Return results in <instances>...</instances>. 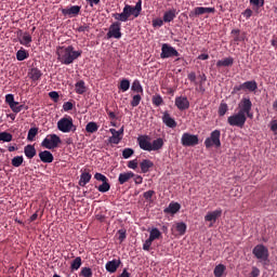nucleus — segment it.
Segmentation results:
<instances>
[{"instance_id": "f257e3e1", "label": "nucleus", "mask_w": 277, "mask_h": 277, "mask_svg": "<svg viewBox=\"0 0 277 277\" xmlns=\"http://www.w3.org/2000/svg\"><path fill=\"white\" fill-rule=\"evenodd\" d=\"M252 101L248 97H241L239 102V113L230 115L227 119L228 126L239 129L243 128V123L247 122V118L252 119Z\"/></svg>"}, {"instance_id": "f03ea898", "label": "nucleus", "mask_w": 277, "mask_h": 277, "mask_svg": "<svg viewBox=\"0 0 277 277\" xmlns=\"http://www.w3.org/2000/svg\"><path fill=\"white\" fill-rule=\"evenodd\" d=\"M142 0L135 2V5L124 4L121 13H111V18H115L117 23H128L141 16Z\"/></svg>"}, {"instance_id": "7ed1b4c3", "label": "nucleus", "mask_w": 277, "mask_h": 277, "mask_svg": "<svg viewBox=\"0 0 277 277\" xmlns=\"http://www.w3.org/2000/svg\"><path fill=\"white\" fill-rule=\"evenodd\" d=\"M56 56L61 65L69 66L74 64L77 58L82 56V51L75 50V47L71 45H62L56 48Z\"/></svg>"}, {"instance_id": "20e7f679", "label": "nucleus", "mask_w": 277, "mask_h": 277, "mask_svg": "<svg viewBox=\"0 0 277 277\" xmlns=\"http://www.w3.org/2000/svg\"><path fill=\"white\" fill-rule=\"evenodd\" d=\"M163 146H164V141L161 138L151 141V137L148 135L138 136V147L143 151H148V153L157 151V150H160L161 147Z\"/></svg>"}, {"instance_id": "39448f33", "label": "nucleus", "mask_w": 277, "mask_h": 277, "mask_svg": "<svg viewBox=\"0 0 277 277\" xmlns=\"http://www.w3.org/2000/svg\"><path fill=\"white\" fill-rule=\"evenodd\" d=\"M56 128L61 133L64 134L75 133L77 131V126H75V122H72L70 116H64L63 118L58 119V122H56Z\"/></svg>"}, {"instance_id": "423d86ee", "label": "nucleus", "mask_w": 277, "mask_h": 277, "mask_svg": "<svg viewBox=\"0 0 277 277\" xmlns=\"http://www.w3.org/2000/svg\"><path fill=\"white\" fill-rule=\"evenodd\" d=\"M58 145H61V137L55 134H48L45 138H42V142L40 143V146L48 150L58 148Z\"/></svg>"}, {"instance_id": "0eeeda50", "label": "nucleus", "mask_w": 277, "mask_h": 277, "mask_svg": "<svg viewBox=\"0 0 277 277\" xmlns=\"http://www.w3.org/2000/svg\"><path fill=\"white\" fill-rule=\"evenodd\" d=\"M220 148V130H214L210 133V136L205 138V148Z\"/></svg>"}, {"instance_id": "6e6552de", "label": "nucleus", "mask_w": 277, "mask_h": 277, "mask_svg": "<svg viewBox=\"0 0 277 277\" xmlns=\"http://www.w3.org/2000/svg\"><path fill=\"white\" fill-rule=\"evenodd\" d=\"M122 24L119 22L111 23L109 26V31L106 32V39H117L122 38V31H120Z\"/></svg>"}, {"instance_id": "1a4fd4ad", "label": "nucleus", "mask_w": 277, "mask_h": 277, "mask_svg": "<svg viewBox=\"0 0 277 277\" xmlns=\"http://www.w3.org/2000/svg\"><path fill=\"white\" fill-rule=\"evenodd\" d=\"M181 145L183 147H194L199 145V137L194 134L183 133L181 136Z\"/></svg>"}, {"instance_id": "9d476101", "label": "nucleus", "mask_w": 277, "mask_h": 277, "mask_svg": "<svg viewBox=\"0 0 277 277\" xmlns=\"http://www.w3.org/2000/svg\"><path fill=\"white\" fill-rule=\"evenodd\" d=\"M179 56H181V53H177V50H175V48H172L170 44L167 43L162 44V53H159L160 58L167 60Z\"/></svg>"}, {"instance_id": "9b49d317", "label": "nucleus", "mask_w": 277, "mask_h": 277, "mask_svg": "<svg viewBox=\"0 0 277 277\" xmlns=\"http://www.w3.org/2000/svg\"><path fill=\"white\" fill-rule=\"evenodd\" d=\"M252 255H255V259L260 261H268V248H265L263 245H258L252 249Z\"/></svg>"}, {"instance_id": "f8f14e48", "label": "nucleus", "mask_w": 277, "mask_h": 277, "mask_svg": "<svg viewBox=\"0 0 277 277\" xmlns=\"http://www.w3.org/2000/svg\"><path fill=\"white\" fill-rule=\"evenodd\" d=\"M215 13V8H194V11L188 13V17H197V16H201L205 14H214Z\"/></svg>"}, {"instance_id": "ddd939ff", "label": "nucleus", "mask_w": 277, "mask_h": 277, "mask_svg": "<svg viewBox=\"0 0 277 277\" xmlns=\"http://www.w3.org/2000/svg\"><path fill=\"white\" fill-rule=\"evenodd\" d=\"M175 107L177 110L183 111L188 109L189 103H188V97L185 96H176L175 97Z\"/></svg>"}, {"instance_id": "4468645a", "label": "nucleus", "mask_w": 277, "mask_h": 277, "mask_svg": "<svg viewBox=\"0 0 277 277\" xmlns=\"http://www.w3.org/2000/svg\"><path fill=\"white\" fill-rule=\"evenodd\" d=\"M119 265H122V261H119V259H115L109 262H106V266H105L106 273H109V274L117 273Z\"/></svg>"}, {"instance_id": "2eb2a0df", "label": "nucleus", "mask_w": 277, "mask_h": 277, "mask_svg": "<svg viewBox=\"0 0 277 277\" xmlns=\"http://www.w3.org/2000/svg\"><path fill=\"white\" fill-rule=\"evenodd\" d=\"M162 123L164 127H168L170 129H175L177 127V122H175V119L170 117V113H162Z\"/></svg>"}, {"instance_id": "dca6fc26", "label": "nucleus", "mask_w": 277, "mask_h": 277, "mask_svg": "<svg viewBox=\"0 0 277 277\" xmlns=\"http://www.w3.org/2000/svg\"><path fill=\"white\" fill-rule=\"evenodd\" d=\"M79 10H81V6L79 5H71L68 9L61 10V14H64V16L76 17L79 15Z\"/></svg>"}, {"instance_id": "f3484780", "label": "nucleus", "mask_w": 277, "mask_h": 277, "mask_svg": "<svg viewBox=\"0 0 277 277\" xmlns=\"http://www.w3.org/2000/svg\"><path fill=\"white\" fill-rule=\"evenodd\" d=\"M223 215V210H214L212 212H207L205 215V222H212L215 223L220 216Z\"/></svg>"}, {"instance_id": "a211bd4d", "label": "nucleus", "mask_w": 277, "mask_h": 277, "mask_svg": "<svg viewBox=\"0 0 277 277\" xmlns=\"http://www.w3.org/2000/svg\"><path fill=\"white\" fill-rule=\"evenodd\" d=\"M230 36L234 37V39L230 40V43H233L234 45H239L240 42H243V38H246V36H243V34L239 29L230 30Z\"/></svg>"}, {"instance_id": "6ab92c4d", "label": "nucleus", "mask_w": 277, "mask_h": 277, "mask_svg": "<svg viewBox=\"0 0 277 277\" xmlns=\"http://www.w3.org/2000/svg\"><path fill=\"white\" fill-rule=\"evenodd\" d=\"M135 176H141V175H135V173L133 172L119 173L117 182L119 183V185H123L124 183L130 182L131 179L134 180Z\"/></svg>"}, {"instance_id": "aec40b11", "label": "nucleus", "mask_w": 277, "mask_h": 277, "mask_svg": "<svg viewBox=\"0 0 277 277\" xmlns=\"http://www.w3.org/2000/svg\"><path fill=\"white\" fill-rule=\"evenodd\" d=\"M37 157L40 158L42 163H53V154L48 150L40 151V154H37Z\"/></svg>"}, {"instance_id": "412c9836", "label": "nucleus", "mask_w": 277, "mask_h": 277, "mask_svg": "<svg viewBox=\"0 0 277 277\" xmlns=\"http://www.w3.org/2000/svg\"><path fill=\"white\" fill-rule=\"evenodd\" d=\"M235 87L247 89V91L250 93L258 91V82H255L254 80L247 81L245 83H241V84L235 85Z\"/></svg>"}, {"instance_id": "4be33fe9", "label": "nucleus", "mask_w": 277, "mask_h": 277, "mask_svg": "<svg viewBox=\"0 0 277 277\" xmlns=\"http://www.w3.org/2000/svg\"><path fill=\"white\" fill-rule=\"evenodd\" d=\"M215 66L217 68H221V67L228 68L230 66H234V57H225L221 61H217V63H215Z\"/></svg>"}, {"instance_id": "5701e85b", "label": "nucleus", "mask_w": 277, "mask_h": 277, "mask_svg": "<svg viewBox=\"0 0 277 277\" xmlns=\"http://www.w3.org/2000/svg\"><path fill=\"white\" fill-rule=\"evenodd\" d=\"M140 167H141V173L146 174L148 173V170L154 168V162H151V160H148V159H143L140 163Z\"/></svg>"}, {"instance_id": "b1692460", "label": "nucleus", "mask_w": 277, "mask_h": 277, "mask_svg": "<svg viewBox=\"0 0 277 277\" xmlns=\"http://www.w3.org/2000/svg\"><path fill=\"white\" fill-rule=\"evenodd\" d=\"M31 43V36L29 32L22 34V37L18 38V44L24 45L25 48H29Z\"/></svg>"}, {"instance_id": "393cba45", "label": "nucleus", "mask_w": 277, "mask_h": 277, "mask_svg": "<svg viewBox=\"0 0 277 277\" xmlns=\"http://www.w3.org/2000/svg\"><path fill=\"white\" fill-rule=\"evenodd\" d=\"M28 77L30 80H32V82L40 81V78L42 77V71L37 68L29 69Z\"/></svg>"}, {"instance_id": "a878e982", "label": "nucleus", "mask_w": 277, "mask_h": 277, "mask_svg": "<svg viewBox=\"0 0 277 277\" xmlns=\"http://www.w3.org/2000/svg\"><path fill=\"white\" fill-rule=\"evenodd\" d=\"M37 150L35 149V146L27 145L24 146V156L27 157V159H32L35 156H37Z\"/></svg>"}, {"instance_id": "bb28decb", "label": "nucleus", "mask_w": 277, "mask_h": 277, "mask_svg": "<svg viewBox=\"0 0 277 277\" xmlns=\"http://www.w3.org/2000/svg\"><path fill=\"white\" fill-rule=\"evenodd\" d=\"M177 211H181V205L177 202H172L168 208H164V214H175Z\"/></svg>"}, {"instance_id": "cd10ccee", "label": "nucleus", "mask_w": 277, "mask_h": 277, "mask_svg": "<svg viewBox=\"0 0 277 277\" xmlns=\"http://www.w3.org/2000/svg\"><path fill=\"white\" fill-rule=\"evenodd\" d=\"M176 14L177 13L175 12V9L167 11L164 12V15L162 16V18H159V21H164V23H171L172 21L175 19Z\"/></svg>"}, {"instance_id": "c85d7f7f", "label": "nucleus", "mask_w": 277, "mask_h": 277, "mask_svg": "<svg viewBox=\"0 0 277 277\" xmlns=\"http://www.w3.org/2000/svg\"><path fill=\"white\" fill-rule=\"evenodd\" d=\"M81 266H82V258L77 256V258H75L74 261H71V264L69 265V269L71 271V273H75V272L81 269V268H79Z\"/></svg>"}, {"instance_id": "c756f323", "label": "nucleus", "mask_w": 277, "mask_h": 277, "mask_svg": "<svg viewBox=\"0 0 277 277\" xmlns=\"http://www.w3.org/2000/svg\"><path fill=\"white\" fill-rule=\"evenodd\" d=\"M130 91H133L135 94L143 95V87H141V81L137 79L133 80V85L129 88Z\"/></svg>"}, {"instance_id": "7c9ffc66", "label": "nucleus", "mask_w": 277, "mask_h": 277, "mask_svg": "<svg viewBox=\"0 0 277 277\" xmlns=\"http://www.w3.org/2000/svg\"><path fill=\"white\" fill-rule=\"evenodd\" d=\"M84 92H87V89L84 88V81H77V83H75V93L82 95Z\"/></svg>"}, {"instance_id": "2f4dec72", "label": "nucleus", "mask_w": 277, "mask_h": 277, "mask_svg": "<svg viewBox=\"0 0 277 277\" xmlns=\"http://www.w3.org/2000/svg\"><path fill=\"white\" fill-rule=\"evenodd\" d=\"M265 4V0H250V5L255 13H259L260 9Z\"/></svg>"}, {"instance_id": "473e14b6", "label": "nucleus", "mask_w": 277, "mask_h": 277, "mask_svg": "<svg viewBox=\"0 0 277 277\" xmlns=\"http://www.w3.org/2000/svg\"><path fill=\"white\" fill-rule=\"evenodd\" d=\"M90 179H92V175H90V173H82L80 174V182H78V184H80V187H84V185H88V183H90Z\"/></svg>"}, {"instance_id": "72a5a7b5", "label": "nucleus", "mask_w": 277, "mask_h": 277, "mask_svg": "<svg viewBox=\"0 0 277 277\" xmlns=\"http://www.w3.org/2000/svg\"><path fill=\"white\" fill-rule=\"evenodd\" d=\"M133 87V84H130V80L122 79V81H119V91L128 92V90Z\"/></svg>"}, {"instance_id": "f704fd0d", "label": "nucleus", "mask_w": 277, "mask_h": 277, "mask_svg": "<svg viewBox=\"0 0 277 277\" xmlns=\"http://www.w3.org/2000/svg\"><path fill=\"white\" fill-rule=\"evenodd\" d=\"M26 58H29V53L26 52V50H24V49H19L16 52V61L24 62V60H26Z\"/></svg>"}, {"instance_id": "c9c22d12", "label": "nucleus", "mask_w": 277, "mask_h": 277, "mask_svg": "<svg viewBox=\"0 0 277 277\" xmlns=\"http://www.w3.org/2000/svg\"><path fill=\"white\" fill-rule=\"evenodd\" d=\"M161 237V232L158 228H151V232H148L147 240H157Z\"/></svg>"}, {"instance_id": "e433bc0d", "label": "nucleus", "mask_w": 277, "mask_h": 277, "mask_svg": "<svg viewBox=\"0 0 277 277\" xmlns=\"http://www.w3.org/2000/svg\"><path fill=\"white\" fill-rule=\"evenodd\" d=\"M78 271H80V274H78L80 277H93V269L90 267H82Z\"/></svg>"}, {"instance_id": "4c0bfd02", "label": "nucleus", "mask_w": 277, "mask_h": 277, "mask_svg": "<svg viewBox=\"0 0 277 277\" xmlns=\"http://www.w3.org/2000/svg\"><path fill=\"white\" fill-rule=\"evenodd\" d=\"M8 107L11 108V111H13V114H18L21 113V110L26 109L24 105H18V103L8 104Z\"/></svg>"}, {"instance_id": "58836bf2", "label": "nucleus", "mask_w": 277, "mask_h": 277, "mask_svg": "<svg viewBox=\"0 0 277 277\" xmlns=\"http://www.w3.org/2000/svg\"><path fill=\"white\" fill-rule=\"evenodd\" d=\"M13 141V135L8 132H0V142L11 143Z\"/></svg>"}, {"instance_id": "ea45409f", "label": "nucleus", "mask_w": 277, "mask_h": 277, "mask_svg": "<svg viewBox=\"0 0 277 277\" xmlns=\"http://www.w3.org/2000/svg\"><path fill=\"white\" fill-rule=\"evenodd\" d=\"M98 131V124H95V122H88L85 126V132L93 134Z\"/></svg>"}, {"instance_id": "a19ab883", "label": "nucleus", "mask_w": 277, "mask_h": 277, "mask_svg": "<svg viewBox=\"0 0 277 277\" xmlns=\"http://www.w3.org/2000/svg\"><path fill=\"white\" fill-rule=\"evenodd\" d=\"M23 163H24V157L16 156V157H13V159H11V166H13V168H19L21 164Z\"/></svg>"}, {"instance_id": "79ce46f5", "label": "nucleus", "mask_w": 277, "mask_h": 277, "mask_svg": "<svg viewBox=\"0 0 277 277\" xmlns=\"http://www.w3.org/2000/svg\"><path fill=\"white\" fill-rule=\"evenodd\" d=\"M122 135L123 134H111V136L109 137V144H115L118 145L119 142H122Z\"/></svg>"}, {"instance_id": "37998d69", "label": "nucleus", "mask_w": 277, "mask_h": 277, "mask_svg": "<svg viewBox=\"0 0 277 277\" xmlns=\"http://www.w3.org/2000/svg\"><path fill=\"white\" fill-rule=\"evenodd\" d=\"M111 186L108 182H102L101 185L97 186L98 193L106 194Z\"/></svg>"}, {"instance_id": "c03bdc74", "label": "nucleus", "mask_w": 277, "mask_h": 277, "mask_svg": "<svg viewBox=\"0 0 277 277\" xmlns=\"http://www.w3.org/2000/svg\"><path fill=\"white\" fill-rule=\"evenodd\" d=\"M37 128H30L27 133V141L28 142H35V137L37 136Z\"/></svg>"}, {"instance_id": "a18cd8bd", "label": "nucleus", "mask_w": 277, "mask_h": 277, "mask_svg": "<svg viewBox=\"0 0 277 277\" xmlns=\"http://www.w3.org/2000/svg\"><path fill=\"white\" fill-rule=\"evenodd\" d=\"M163 103H164V101L161 100V95L157 94V95L151 96V104L154 106L159 107Z\"/></svg>"}, {"instance_id": "49530a36", "label": "nucleus", "mask_w": 277, "mask_h": 277, "mask_svg": "<svg viewBox=\"0 0 277 277\" xmlns=\"http://www.w3.org/2000/svg\"><path fill=\"white\" fill-rule=\"evenodd\" d=\"M225 272V266L223 264H220L215 266L214 272L212 274L215 275V277H223V273Z\"/></svg>"}, {"instance_id": "de8ad7c7", "label": "nucleus", "mask_w": 277, "mask_h": 277, "mask_svg": "<svg viewBox=\"0 0 277 277\" xmlns=\"http://www.w3.org/2000/svg\"><path fill=\"white\" fill-rule=\"evenodd\" d=\"M225 113H228V105L225 103H221V106L217 107V116H225Z\"/></svg>"}, {"instance_id": "09e8293b", "label": "nucleus", "mask_w": 277, "mask_h": 277, "mask_svg": "<svg viewBox=\"0 0 277 277\" xmlns=\"http://www.w3.org/2000/svg\"><path fill=\"white\" fill-rule=\"evenodd\" d=\"M135 151L133 148H124L122 149V159H130V157H133Z\"/></svg>"}, {"instance_id": "8fccbe9b", "label": "nucleus", "mask_w": 277, "mask_h": 277, "mask_svg": "<svg viewBox=\"0 0 277 277\" xmlns=\"http://www.w3.org/2000/svg\"><path fill=\"white\" fill-rule=\"evenodd\" d=\"M143 94H135V95H133V100L130 101V107H137V105L141 104V96Z\"/></svg>"}, {"instance_id": "3c124183", "label": "nucleus", "mask_w": 277, "mask_h": 277, "mask_svg": "<svg viewBox=\"0 0 277 277\" xmlns=\"http://www.w3.org/2000/svg\"><path fill=\"white\" fill-rule=\"evenodd\" d=\"M175 232H177V235H185V223H176L175 224Z\"/></svg>"}, {"instance_id": "603ef678", "label": "nucleus", "mask_w": 277, "mask_h": 277, "mask_svg": "<svg viewBox=\"0 0 277 277\" xmlns=\"http://www.w3.org/2000/svg\"><path fill=\"white\" fill-rule=\"evenodd\" d=\"M92 177L101 183H108V179H106V175H103L101 173H95L94 175H92Z\"/></svg>"}, {"instance_id": "864d4df0", "label": "nucleus", "mask_w": 277, "mask_h": 277, "mask_svg": "<svg viewBox=\"0 0 277 277\" xmlns=\"http://www.w3.org/2000/svg\"><path fill=\"white\" fill-rule=\"evenodd\" d=\"M164 23H170V22H164L162 19L156 18V19L151 21V27L159 28V27L163 26Z\"/></svg>"}, {"instance_id": "5fc2aeb1", "label": "nucleus", "mask_w": 277, "mask_h": 277, "mask_svg": "<svg viewBox=\"0 0 277 277\" xmlns=\"http://www.w3.org/2000/svg\"><path fill=\"white\" fill-rule=\"evenodd\" d=\"M153 242H154V239H146V241L143 242V251L151 250V243Z\"/></svg>"}, {"instance_id": "6e6d98bb", "label": "nucleus", "mask_w": 277, "mask_h": 277, "mask_svg": "<svg viewBox=\"0 0 277 277\" xmlns=\"http://www.w3.org/2000/svg\"><path fill=\"white\" fill-rule=\"evenodd\" d=\"M48 97L53 101V103H58V92L51 91L48 93Z\"/></svg>"}, {"instance_id": "4d7b16f0", "label": "nucleus", "mask_w": 277, "mask_h": 277, "mask_svg": "<svg viewBox=\"0 0 277 277\" xmlns=\"http://www.w3.org/2000/svg\"><path fill=\"white\" fill-rule=\"evenodd\" d=\"M90 31V26L88 24H83L80 27H77V32L84 34Z\"/></svg>"}, {"instance_id": "13d9d810", "label": "nucleus", "mask_w": 277, "mask_h": 277, "mask_svg": "<svg viewBox=\"0 0 277 277\" xmlns=\"http://www.w3.org/2000/svg\"><path fill=\"white\" fill-rule=\"evenodd\" d=\"M137 166H140V163H137V160H130V161H128V169H130V170L137 169Z\"/></svg>"}, {"instance_id": "bf43d9fd", "label": "nucleus", "mask_w": 277, "mask_h": 277, "mask_svg": "<svg viewBox=\"0 0 277 277\" xmlns=\"http://www.w3.org/2000/svg\"><path fill=\"white\" fill-rule=\"evenodd\" d=\"M72 108H75V105L71 104V102H66L63 105V109H64L65 113L70 111Z\"/></svg>"}, {"instance_id": "052dcab7", "label": "nucleus", "mask_w": 277, "mask_h": 277, "mask_svg": "<svg viewBox=\"0 0 277 277\" xmlns=\"http://www.w3.org/2000/svg\"><path fill=\"white\" fill-rule=\"evenodd\" d=\"M252 12H254V10H250V9H247L245 10V12H241V16H245V18L249 19L250 17H252Z\"/></svg>"}, {"instance_id": "680f3d73", "label": "nucleus", "mask_w": 277, "mask_h": 277, "mask_svg": "<svg viewBox=\"0 0 277 277\" xmlns=\"http://www.w3.org/2000/svg\"><path fill=\"white\" fill-rule=\"evenodd\" d=\"M5 104H18V102L13 101V94L5 95Z\"/></svg>"}, {"instance_id": "e2e57ef3", "label": "nucleus", "mask_w": 277, "mask_h": 277, "mask_svg": "<svg viewBox=\"0 0 277 277\" xmlns=\"http://www.w3.org/2000/svg\"><path fill=\"white\" fill-rule=\"evenodd\" d=\"M151 197H154V190H148V192L143 193V199L151 200Z\"/></svg>"}, {"instance_id": "0e129e2a", "label": "nucleus", "mask_w": 277, "mask_h": 277, "mask_svg": "<svg viewBox=\"0 0 277 277\" xmlns=\"http://www.w3.org/2000/svg\"><path fill=\"white\" fill-rule=\"evenodd\" d=\"M239 92H248L247 88H242V87H234V90L230 91V94H237Z\"/></svg>"}, {"instance_id": "69168bd1", "label": "nucleus", "mask_w": 277, "mask_h": 277, "mask_svg": "<svg viewBox=\"0 0 277 277\" xmlns=\"http://www.w3.org/2000/svg\"><path fill=\"white\" fill-rule=\"evenodd\" d=\"M89 6L93 8L95 5H98L101 3V0H85Z\"/></svg>"}, {"instance_id": "338daca9", "label": "nucleus", "mask_w": 277, "mask_h": 277, "mask_svg": "<svg viewBox=\"0 0 277 277\" xmlns=\"http://www.w3.org/2000/svg\"><path fill=\"white\" fill-rule=\"evenodd\" d=\"M271 131H273L274 134L277 135V121L276 120L271 121Z\"/></svg>"}, {"instance_id": "774afa93", "label": "nucleus", "mask_w": 277, "mask_h": 277, "mask_svg": "<svg viewBox=\"0 0 277 277\" xmlns=\"http://www.w3.org/2000/svg\"><path fill=\"white\" fill-rule=\"evenodd\" d=\"M109 133H111V134H123L124 133V128H119V130L109 129Z\"/></svg>"}]
</instances>
